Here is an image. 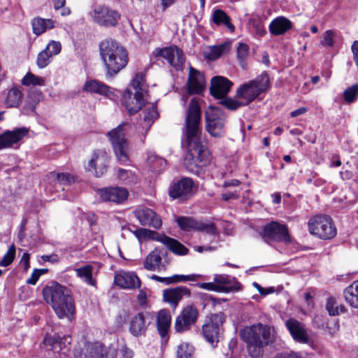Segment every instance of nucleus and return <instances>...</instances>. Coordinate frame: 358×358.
Wrapping results in <instances>:
<instances>
[{"mask_svg": "<svg viewBox=\"0 0 358 358\" xmlns=\"http://www.w3.org/2000/svg\"><path fill=\"white\" fill-rule=\"evenodd\" d=\"M201 108L195 99L190 101L183 131L187 141L188 152L184 164L188 171L199 175L210 162L208 150L201 143Z\"/></svg>", "mask_w": 358, "mask_h": 358, "instance_id": "f257e3e1", "label": "nucleus"}, {"mask_svg": "<svg viewBox=\"0 0 358 358\" xmlns=\"http://www.w3.org/2000/svg\"><path fill=\"white\" fill-rule=\"evenodd\" d=\"M274 328L261 323L246 327L241 331V337L245 343L248 355L251 358H261L264 348L275 341Z\"/></svg>", "mask_w": 358, "mask_h": 358, "instance_id": "f03ea898", "label": "nucleus"}, {"mask_svg": "<svg viewBox=\"0 0 358 358\" xmlns=\"http://www.w3.org/2000/svg\"><path fill=\"white\" fill-rule=\"evenodd\" d=\"M43 295L56 313H75L74 301L64 286L52 282L43 288Z\"/></svg>", "mask_w": 358, "mask_h": 358, "instance_id": "7ed1b4c3", "label": "nucleus"}, {"mask_svg": "<svg viewBox=\"0 0 358 358\" xmlns=\"http://www.w3.org/2000/svg\"><path fill=\"white\" fill-rule=\"evenodd\" d=\"M99 51L110 76L117 73L128 63L127 50L124 48L120 47L112 39H106L101 42Z\"/></svg>", "mask_w": 358, "mask_h": 358, "instance_id": "20e7f679", "label": "nucleus"}, {"mask_svg": "<svg viewBox=\"0 0 358 358\" xmlns=\"http://www.w3.org/2000/svg\"><path fill=\"white\" fill-rule=\"evenodd\" d=\"M270 87V79L264 73L255 79L241 85L237 90V97L248 105L257 98L262 93L266 92Z\"/></svg>", "mask_w": 358, "mask_h": 358, "instance_id": "39448f33", "label": "nucleus"}, {"mask_svg": "<svg viewBox=\"0 0 358 358\" xmlns=\"http://www.w3.org/2000/svg\"><path fill=\"white\" fill-rule=\"evenodd\" d=\"M308 226L309 232L321 239H331L336 234V229L332 219L328 215H316L311 217Z\"/></svg>", "mask_w": 358, "mask_h": 358, "instance_id": "423d86ee", "label": "nucleus"}, {"mask_svg": "<svg viewBox=\"0 0 358 358\" xmlns=\"http://www.w3.org/2000/svg\"><path fill=\"white\" fill-rule=\"evenodd\" d=\"M125 123L119 124L116 128L110 131L107 136L113 145L117 160L121 163H126L129 160V144L125 138Z\"/></svg>", "mask_w": 358, "mask_h": 358, "instance_id": "0eeeda50", "label": "nucleus"}, {"mask_svg": "<svg viewBox=\"0 0 358 358\" xmlns=\"http://www.w3.org/2000/svg\"><path fill=\"white\" fill-rule=\"evenodd\" d=\"M92 20L101 27H116L121 18L120 13L106 5H98L90 13Z\"/></svg>", "mask_w": 358, "mask_h": 358, "instance_id": "6e6552de", "label": "nucleus"}, {"mask_svg": "<svg viewBox=\"0 0 358 358\" xmlns=\"http://www.w3.org/2000/svg\"><path fill=\"white\" fill-rule=\"evenodd\" d=\"M206 129L214 137H221L224 134L225 115L217 108L210 107L206 112Z\"/></svg>", "mask_w": 358, "mask_h": 358, "instance_id": "1a4fd4ad", "label": "nucleus"}, {"mask_svg": "<svg viewBox=\"0 0 358 358\" xmlns=\"http://www.w3.org/2000/svg\"><path fill=\"white\" fill-rule=\"evenodd\" d=\"M225 320L224 315H207L202 326L206 340L213 347L218 342L221 325Z\"/></svg>", "mask_w": 358, "mask_h": 358, "instance_id": "9d476101", "label": "nucleus"}, {"mask_svg": "<svg viewBox=\"0 0 358 358\" xmlns=\"http://www.w3.org/2000/svg\"><path fill=\"white\" fill-rule=\"evenodd\" d=\"M196 189L193 180L190 178H182L174 182L169 187V196L180 201L189 200L194 194Z\"/></svg>", "mask_w": 358, "mask_h": 358, "instance_id": "9b49d317", "label": "nucleus"}, {"mask_svg": "<svg viewBox=\"0 0 358 358\" xmlns=\"http://www.w3.org/2000/svg\"><path fill=\"white\" fill-rule=\"evenodd\" d=\"M156 57H162L176 70H181L185 63L184 54L180 48L176 46L157 48L153 52Z\"/></svg>", "mask_w": 358, "mask_h": 358, "instance_id": "f8f14e48", "label": "nucleus"}, {"mask_svg": "<svg viewBox=\"0 0 358 358\" xmlns=\"http://www.w3.org/2000/svg\"><path fill=\"white\" fill-rule=\"evenodd\" d=\"M263 238L266 241L288 243L290 241L287 227L278 222L272 221L266 224L263 229Z\"/></svg>", "mask_w": 358, "mask_h": 358, "instance_id": "ddd939ff", "label": "nucleus"}, {"mask_svg": "<svg viewBox=\"0 0 358 358\" xmlns=\"http://www.w3.org/2000/svg\"><path fill=\"white\" fill-rule=\"evenodd\" d=\"M28 134L26 128H17L12 131L6 130L0 134V150L10 148H17L18 143Z\"/></svg>", "mask_w": 358, "mask_h": 358, "instance_id": "4468645a", "label": "nucleus"}, {"mask_svg": "<svg viewBox=\"0 0 358 358\" xmlns=\"http://www.w3.org/2000/svg\"><path fill=\"white\" fill-rule=\"evenodd\" d=\"M97 194L101 201L122 203L128 197V191L122 187H105L97 190Z\"/></svg>", "mask_w": 358, "mask_h": 358, "instance_id": "2eb2a0df", "label": "nucleus"}, {"mask_svg": "<svg viewBox=\"0 0 358 358\" xmlns=\"http://www.w3.org/2000/svg\"><path fill=\"white\" fill-rule=\"evenodd\" d=\"M109 157L105 150H96L93 152L92 159L89 162L87 170L94 171L95 176L100 177L107 171Z\"/></svg>", "mask_w": 358, "mask_h": 358, "instance_id": "dca6fc26", "label": "nucleus"}, {"mask_svg": "<svg viewBox=\"0 0 358 358\" xmlns=\"http://www.w3.org/2000/svg\"><path fill=\"white\" fill-rule=\"evenodd\" d=\"M122 103L125 106L129 115L137 113L144 105L143 94L141 92L133 93L130 90L124 91Z\"/></svg>", "mask_w": 358, "mask_h": 358, "instance_id": "f3484780", "label": "nucleus"}, {"mask_svg": "<svg viewBox=\"0 0 358 358\" xmlns=\"http://www.w3.org/2000/svg\"><path fill=\"white\" fill-rule=\"evenodd\" d=\"M285 325L295 341L300 343H308L309 334L303 324L291 318L286 321Z\"/></svg>", "mask_w": 358, "mask_h": 358, "instance_id": "a211bd4d", "label": "nucleus"}, {"mask_svg": "<svg viewBox=\"0 0 358 358\" xmlns=\"http://www.w3.org/2000/svg\"><path fill=\"white\" fill-rule=\"evenodd\" d=\"M205 86L206 81L203 74L201 71L190 66L187 80V91L189 94H200L204 90Z\"/></svg>", "mask_w": 358, "mask_h": 358, "instance_id": "6ab92c4d", "label": "nucleus"}, {"mask_svg": "<svg viewBox=\"0 0 358 358\" xmlns=\"http://www.w3.org/2000/svg\"><path fill=\"white\" fill-rule=\"evenodd\" d=\"M135 215L143 226H149L159 229L162 224V220L155 212L148 208H141L135 210Z\"/></svg>", "mask_w": 358, "mask_h": 358, "instance_id": "aec40b11", "label": "nucleus"}, {"mask_svg": "<svg viewBox=\"0 0 358 358\" xmlns=\"http://www.w3.org/2000/svg\"><path fill=\"white\" fill-rule=\"evenodd\" d=\"M190 293L189 289L183 286L166 289L163 291V299L175 309L184 296L189 297Z\"/></svg>", "mask_w": 358, "mask_h": 358, "instance_id": "412c9836", "label": "nucleus"}, {"mask_svg": "<svg viewBox=\"0 0 358 358\" xmlns=\"http://www.w3.org/2000/svg\"><path fill=\"white\" fill-rule=\"evenodd\" d=\"M233 83L227 78L215 76L211 79L210 94L217 99L224 97Z\"/></svg>", "mask_w": 358, "mask_h": 358, "instance_id": "4be33fe9", "label": "nucleus"}, {"mask_svg": "<svg viewBox=\"0 0 358 358\" xmlns=\"http://www.w3.org/2000/svg\"><path fill=\"white\" fill-rule=\"evenodd\" d=\"M116 285L124 289L138 288L141 285L138 277L134 272L120 271L115 275Z\"/></svg>", "mask_w": 358, "mask_h": 358, "instance_id": "5701e85b", "label": "nucleus"}, {"mask_svg": "<svg viewBox=\"0 0 358 358\" xmlns=\"http://www.w3.org/2000/svg\"><path fill=\"white\" fill-rule=\"evenodd\" d=\"M214 281L217 284L219 292H238L241 289V284L236 278L227 275L216 274Z\"/></svg>", "mask_w": 358, "mask_h": 358, "instance_id": "b1692460", "label": "nucleus"}, {"mask_svg": "<svg viewBox=\"0 0 358 358\" xmlns=\"http://www.w3.org/2000/svg\"><path fill=\"white\" fill-rule=\"evenodd\" d=\"M292 27V22L284 16H279L273 19L269 26L270 33L273 36L283 35Z\"/></svg>", "mask_w": 358, "mask_h": 358, "instance_id": "393cba45", "label": "nucleus"}, {"mask_svg": "<svg viewBox=\"0 0 358 358\" xmlns=\"http://www.w3.org/2000/svg\"><path fill=\"white\" fill-rule=\"evenodd\" d=\"M211 22L219 27H226L231 33L235 31V27L227 13L221 9H215L211 15Z\"/></svg>", "mask_w": 358, "mask_h": 358, "instance_id": "a878e982", "label": "nucleus"}, {"mask_svg": "<svg viewBox=\"0 0 358 358\" xmlns=\"http://www.w3.org/2000/svg\"><path fill=\"white\" fill-rule=\"evenodd\" d=\"M171 323L170 315H157L156 318V324L157 331L164 342H167L169 338V330Z\"/></svg>", "mask_w": 358, "mask_h": 358, "instance_id": "bb28decb", "label": "nucleus"}, {"mask_svg": "<svg viewBox=\"0 0 358 358\" xmlns=\"http://www.w3.org/2000/svg\"><path fill=\"white\" fill-rule=\"evenodd\" d=\"M31 27L33 33L36 36H40L54 27V21L51 19L37 17L31 20Z\"/></svg>", "mask_w": 358, "mask_h": 358, "instance_id": "cd10ccee", "label": "nucleus"}, {"mask_svg": "<svg viewBox=\"0 0 358 358\" xmlns=\"http://www.w3.org/2000/svg\"><path fill=\"white\" fill-rule=\"evenodd\" d=\"M83 90L103 96H107L110 92L108 85L96 80H87L83 86Z\"/></svg>", "mask_w": 358, "mask_h": 358, "instance_id": "c85d7f7f", "label": "nucleus"}, {"mask_svg": "<svg viewBox=\"0 0 358 358\" xmlns=\"http://www.w3.org/2000/svg\"><path fill=\"white\" fill-rule=\"evenodd\" d=\"M85 358H108L107 350L101 343H90L86 347Z\"/></svg>", "mask_w": 358, "mask_h": 358, "instance_id": "c756f323", "label": "nucleus"}, {"mask_svg": "<svg viewBox=\"0 0 358 358\" xmlns=\"http://www.w3.org/2000/svg\"><path fill=\"white\" fill-rule=\"evenodd\" d=\"M147 324L143 315H136L131 320L129 331L134 336H138L143 334Z\"/></svg>", "mask_w": 358, "mask_h": 358, "instance_id": "7c9ffc66", "label": "nucleus"}, {"mask_svg": "<svg viewBox=\"0 0 358 358\" xmlns=\"http://www.w3.org/2000/svg\"><path fill=\"white\" fill-rule=\"evenodd\" d=\"M196 320V315H178L175 322V329L177 332L188 330Z\"/></svg>", "mask_w": 358, "mask_h": 358, "instance_id": "2f4dec72", "label": "nucleus"}, {"mask_svg": "<svg viewBox=\"0 0 358 358\" xmlns=\"http://www.w3.org/2000/svg\"><path fill=\"white\" fill-rule=\"evenodd\" d=\"M160 241L166 245L169 249L173 253L179 255H185L188 252V250L182 244L178 241L168 237L166 236H162Z\"/></svg>", "mask_w": 358, "mask_h": 358, "instance_id": "473e14b6", "label": "nucleus"}, {"mask_svg": "<svg viewBox=\"0 0 358 358\" xmlns=\"http://www.w3.org/2000/svg\"><path fill=\"white\" fill-rule=\"evenodd\" d=\"M43 99V94L41 91L31 90L28 93L27 99L24 110L27 114L34 113L36 105Z\"/></svg>", "mask_w": 358, "mask_h": 358, "instance_id": "72a5a7b5", "label": "nucleus"}, {"mask_svg": "<svg viewBox=\"0 0 358 358\" xmlns=\"http://www.w3.org/2000/svg\"><path fill=\"white\" fill-rule=\"evenodd\" d=\"M346 301L352 307L358 308V280L353 282L344 290Z\"/></svg>", "mask_w": 358, "mask_h": 358, "instance_id": "f704fd0d", "label": "nucleus"}, {"mask_svg": "<svg viewBox=\"0 0 358 358\" xmlns=\"http://www.w3.org/2000/svg\"><path fill=\"white\" fill-rule=\"evenodd\" d=\"M161 262L160 252L157 250H155L147 256L144 262V268L152 271L157 269L159 270Z\"/></svg>", "mask_w": 358, "mask_h": 358, "instance_id": "c9c22d12", "label": "nucleus"}, {"mask_svg": "<svg viewBox=\"0 0 358 358\" xmlns=\"http://www.w3.org/2000/svg\"><path fill=\"white\" fill-rule=\"evenodd\" d=\"M78 277L81 278L87 285L95 286L96 281L92 278L93 267L90 264L85 265L74 270Z\"/></svg>", "mask_w": 358, "mask_h": 358, "instance_id": "e433bc0d", "label": "nucleus"}, {"mask_svg": "<svg viewBox=\"0 0 358 358\" xmlns=\"http://www.w3.org/2000/svg\"><path fill=\"white\" fill-rule=\"evenodd\" d=\"M22 93L17 87H12L7 93L5 104L8 108L17 107L22 101Z\"/></svg>", "mask_w": 358, "mask_h": 358, "instance_id": "4c0bfd02", "label": "nucleus"}, {"mask_svg": "<svg viewBox=\"0 0 358 358\" xmlns=\"http://www.w3.org/2000/svg\"><path fill=\"white\" fill-rule=\"evenodd\" d=\"M131 231L140 242L145 240H158L160 241L162 237L159 236L157 232L144 228H139Z\"/></svg>", "mask_w": 358, "mask_h": 358, "instance_id": "58836bf2", "label": "nucleus"}, {"mask_svg": "<svg viewBox=\"0 0 358 358\" xmlns=\"http://www.w3.org/2000/svg\"><path fill=\"white\" fill-rule=\"evenodd\" d=\"M325 308L328 313H341L346 311L345 306L332 296L327 299Z\"/></svg>", "mask_w": 358, "mask_h": 358, "instance_id": "ea45409f", "label": "nucleus"}, {"mask_svg": "<svg viewBox=\"0 0 358 358\" xmlns=\"http://www.w3.org/2000/svg\"><path fill=\"white\" fill-rule=\"evenodd\" d=\"M22 84L25 86H44L45 85V79L42 77L36 76L30 72H28L22 78Z\"/></svg>", "mask_w": 358, "mask_h": 358, "instance_id": "a19ab883", "label": "nucleus"}, {"mask_svg": "<svg viewBox=\"0 0 358 358\" xmlns=\"http://www.w3.org/2000/svg\"><path fill=\"white\" fill-rule=\"evenodd\" d=\"M51 176L55 179V183L56 186L61 187L62 190H64V185H68L73 180V178L69 173H51Z\"/></svg>", "mask_w": 358, "mask_h": 358, "instance_id": "79ce46f5", "label": "nucleus"}, {"mask_svg": "<svg viewBox=\"0 0 358 358\" xmlns=\"http://www.w3.org/2000/svg\"><path fill=\"white\" fill-rule=\"evenodd\" d=\"M117 176L120 180L127 185L135 184L137 182L136 176L129 170L120 169Z\"/></svg>", "mask_w": 358, "mask_h": 358, "instance_id": "37998d69", "label": "nucleus"}, {"mask_svg": "<svg viewBox=\"0 0 358 358\" xmlns=\"http://www.w3.org/2000/svg\"><path fill=\"white\" fill-rule=\"evenodd\" d=\"M195 229L199 231H205L208 234L215 236L217 232L215 225L213 222H196Z\"/></svg>", "mask_w": 358, "mask_h": 358, "instance_id": "c03bdc74", "label": "nucleus"}, {"mask_svg": "<svg viewBox=\"0 0 358 358\" xmlns=\"http://www.w3.org/2000/svg\"><path fill=\"white\" fill-rule=\"evenodd\" d=\"M358 96V84L347 88L343 92V99L348 103L355 102Z\"/></svg>", "mask_w": 358, "mask_h": 358, "instance_id": "a18cd8bd", "label": "nucleus"}, {"mask_svg": "<svg viewBox=\"0 0 358 358\" xmlns=\"http://www.w3.org/2000/svg\"><path fill=\"white\" fill-rule=\"evenodd\" d=\"M194 352V348L192 345L186 343H182L178 346V358H191Z\"/></svg>", "mask_w": 358, "mask_h": 358, "instance_id": "49530a36", "label": "nucleus"}, {"mask_svg": "<svg viewBox=\"0 0 358 358\" xmlns=\"http://www.w3.org/2000/svg\"><path fill=\"white\" fill-rule=\"evenodd\" d=\"M196 220L186 217H180L177 219V223L180 229L185 231L195 229Z\"/></svg>", "mask_w": 358, "mask_h": 358, "instance_id": "de8ad7c7", "label": "nucleus"}, {"mask_svg": "<svg viewBox=\"0 0 358 358\" xmlns=\"http://www.w3.org/2000/svg\"><path fill=\"white\" fill-rule=\"evenodd\" d=\"M131 87L133 88L134 92H141L143 93L145 90L144 76L143 73H138L136 74L131 82Z\"/></svg>", "mask_w": 358, "mask_h": 358, "instance_id": "09e8293b", "label": "nucleus"}, {"mask_svg": "<svg viewBox=\"0 0 358 358\" xmlns=\"http://www.w3.org/2000/svg\"><path fill=\"white\" fill-rule=\"evenodd\" d=\"M230 50V43H224L220 45L213 47L210 52V57L212 59H217L222 55L227 53Z\"/></svg>", "mask_w": 358, "mask_h": 358, "instance_id": "8fccbe9b", "label": "nucleus"}, {"mask_svg": "<svg viewBox=\"0 0 358 358\" xmlns=\"http://www.w3.org/2000/svg\"><path fill=\"white\" fill-rule=\"evenodd\" d=\"M52 57L45 50L40 52L37 56L36 64L38 68L46 67L51 62Z\"/></svg>", "mask_w": 358, "mask_h": 358, "instance_id": "3c124183", "label": "nucleus"}, {"mask_svg": "<svg viewBox=\"0 0 358 358\" xmlns=\"http://www.w3.org/2000/svg\"><path fill=\"white\" fill-rule=\"evenodd\" d=\"M15 256V247L12 245L9 247L7 252L4 255L0 261V266H7L14 260Z\"/></svg>", "mask_w": 358, "mask_h": 358, "instance_id": "603ef678", "label": "nucleus"}, {"mask_svg": "<svg viewBox=\"0 0 358 358\" xmlns=\"http://www.w3.org/2000/svg\"><path fill=\"white\" fill-rule=\"evenodd\" d=\"M143 120L148 124L152 123L158 117V113L157 111L156 107L152 105L147 108L143 111Z\"/></svg>", "mask_w": 358, "mask_h": 358, "instance_id": "864d4df0", "label": "nucleus"}, {"mask_svg": "<svg viewBox=\"0 0 358 358\" xmlns=\"http://www.w3.org/2000/svg\"><path fill=\"white\" fill-rule=\"evenodd\" d=\"M199 277V275L192 274V275H178L176 274L170 277L171 284H174L180 282L186 281H195Z\"/></svg>", "mask_w": 358, "mask_h": 358, "instance_id": "5fc2aeb1", "label": "nucleus"}, {"mask_svg": "<svg viewBox=\"0 0 358 358\" xmlns=\"http://www.w3.org/2000/svg\"><path fill=\"white\" fill-rule=\"evenodd\" d=\"M59 340V336L57 334L47 335L43 340V343L46 346H50L51 350L57 351Z\"/></svg>", "mask_w": 358, "mask_h": 358, "instance_id": "6e6d98bb", "label": "nucleus"}, {"mask_svg": "<svg viewBox=\"0 0 358 358\" xmlns=\"http://www.w3.org/2000/svg\"><path fill=\"white\" fill-rule=\"evenodd\" d=\"M314 325L317 328L331 329L329 322H327L324 315H315L313 320Z\"/></svg>", "mask_w": 358, "mask_h": 358, "instance_id": "4d7b16f0", "label": "nucleus"}, {"mask_svg": "<svg viewBox=\"0 0 358 358\" xmlns=\"http://www.w3.org/2000/svg\"><path fill=\"white\" fill-rule=\"evenodd\" d=\"M45 50L52 56L58 55L62 50V45L59 41H51L45 47Z\"/></svg>", "mask_w": 358, "mask_h": 358, "instance_id": "13d9d810", "label": "nucleus"}, {"mask_svg": "<svg viewBox=\"0 0 358 358\" xmlns=\"http://www.w3.org/2000/svg\"><path fill=\"white\" fill-rule=\"evenodd\" d=\"M336 36V33L333 30H327L323 35L321 44L323 46L331 47L334 44V38Z\"/></svg>", "mask_w": 358, "mask_h": 358, "instance_id": "bf43d9fd", "label": "nucleus"}, {"mask_svg": "<svg viewBox=\"0 0 358 358\" xmlns=\"http://www.w3.org/2000/svg\"><path fill=\"white\" fill-rule=\"evenodd\" d=\"M71 337L69 336H64L63 337H59V343H58V349L57 352H60L63 350L66 349V351L62 352V353L64 355H66L68 350V345L71 344Z\"/></svg>", "mask_w": 358, "mask_h": 358, "instance_id": "052dcab7", "label": "nucleus"}, {"mask_svg": "<svg viewBox=\"0 0 358 358\" xmlns=\"http://www.w3.org/2000/svg\"><path fill=\"white\" fill-rule=\"evenodd\" d=\"M222 104L228 109L230 110H236L238 108L245 106V104H243V101H239L233 100L231 99H227L222 101Z\"/></svg>", "mask_w": 358, "mask_h": 358, "instance_id": "680f3d73", "label": "nucleus"}, {"mask_svg": "<svg viewBox=\"0 0 358 358\" xmlns=\"http://www.w3.org/2000/svg\"><path fill=\"white\" fill-rule=\"evenodd\" d=\"M248 55V47L245 43H240L237 48V57L241 62H243Z\"/></svg>", "mask_w": 358, "mask_h": 358, "instance_id": "e2e57ef3", "label": "nucleus"}, {"mask_svg": "<svg viewBox=\"0 0 358 358\" xmlns=\"http://www.w3.org/2000/svg\"><path fill=\"white\" fill-rule=\"evenodd\" d=\"M301 355L293 351H286L276 354L273 358H300Z\"/></svg>", "mask_w": 358, "mask_h": 358, "instance_id": "0e129e2a", "label": "nucleus"}, {"mask_svg": "<svg viewBox=\"0 0 358 358\" xmlns=\"http://www.w3.org/2000/svg\"><path fill=\"white\" fill-rule=\"evenodd\" d=\"M41 275V271L38 269H34L31 277L27 280V283L33 285H35Z\"/></svg>", "mask_w": 358, "mask_h": 358, "instance_id": "69168bd1", "label": "nucleus"}, {"mask_svg": "<svg viewBox=\"0 0 358 358\" xmlns=\"http://www.w3.org/2000/svg\"><path fill=\"white\" fill-rule=\"evenodd\" d=\"M252 285L258 290V292L263 296L271 294L274 292L273 287H268L267 289L263 288L257 282H253Z\"/></svg>", "mask_w": 358, "mask_h": 358, "instance_id": "338daca9", "label": "nucleus"}, {"mask_svg": "<svg viewBox=\"0 0 358 358\" xmlns=\"http://www.w3.org/2000/svg\"><path fill=\"white\" fill-rule=\"evenodd\" d=\"M199 287L206 290L219 292L217 284L215 281L213 282L201 283Z\"/></svg>", "mask_w": 358, "mask_h": 358, "instance_id": "774afa93", "label": "nucleus"}]
</instances>
